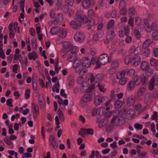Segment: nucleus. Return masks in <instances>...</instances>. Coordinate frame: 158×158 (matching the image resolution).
Here are the masks:
<instances>
[{"instance_id":"obj_1","label":"nucleus","mask_w":158,"mask_h":158,"mask_svg":"<svg viewBox=\"0 0 158 158\" xmlns=\"http://www.w3.org/2000/svg\"><path fill=\"white\" fill-rule=\"evenodd\" d=\"M108 58V56L106 54H103L100 55L97 59V65L95 69L99 68L102 65H105L107 63Z\"/></svg>"},{"instance_id":"obj_2","label":"nucleus","mask_w":158,"mask_h":158,"mask_svg":"<svg viewBox=\"0 0 158 158\" xmlns=\"http://www.w3.org/2000/svg\"><path fill=\"white\" fill-rule=\"evenodd\" d=\"M125 122V118L124 117L116 116L112 118L111 123L114 126H121L124 124Z\"/></svg>"},{"instance_id":"obj_3","label":"nucleus","mask_w":158,"mask_h":158,"mask_svg":"<svg viewBox=\"0 0 158 158\" xmlns=\"http://www.w3.org/2000/svg\"><path fill=\"white\" fill-rule=\"evenodd\" d=\"M108 99V97L102 95L97 96L94 99V104L96 106H98L102 103L104 102Z\"/></svg>"},{"instance_id":"obj_4","label":"nucleus","mask_w":158,"mask_h":158,"mask_svg":"<svg viewBox=\"0 0 158 158\" xmlns=\"http://www.w3.org/2000/svg\"><path fill=\"white\" fill-rule=\"evenodd\" d=\"M82 3L83 7L88 9L93 7L95 2L93 0H82Z\"/></svg>"},{"instance_id":"obj_5","label":"nucleus","mask_w":158,"mask_h":158,"mask_svg":"<svg viewBox=\"0 0 158 158\" xmlns=\"http://www.w3.org/2000/svg\"><path fill=\"white\" fill-rule=\"evenodd\" d=\"M88 76L91 83L94 81L97 82L100 81L102 79V75L99 73L98 74L94 77L93 73H89Z\"/></svg>"},{"instance_id":"obj_6","label":"nucleus","mask_w":158,"mask_h":158,"mask_svg":"<svg viewBox=\"0 0 158 158\" xmlns=\"http://www.w3.org/2000/svg\"><path fill=\"white\" fill-rule=\"evenodd\" d=\"M85 37L84 33L80 32H77L74 35V39L77 42L81 43L84 40Z\"/></svg>"},{"instance_id":"obj_7","label":"nucleus","mask_w":158,"mask_h":158,"mask_svg":"<svg viewBox=\"0 0 158 158\" xmlns=\"http://www.w3.org/2000/svg\"><path fill=\"white\" fill-rule=\"evenodd\" d=\"M141 62L140 57L137 55H135L133 58H131L130 64L133 66L138 65Z\"/></svg>"},{"instance_id":"obj_8","label":"nucleus","mask_w":158,"mask_h":158,"mask_svg":"<svg viewBox=\"0 0 158 158\" xmlns=\"http://www.w3.org/2000/svg\"><path fill=\"white\" fill-rule=\"evenodd\" d=\"M104 35V32L102 30H99L97 33L94 34L93 36V40L96 41L99 40V38H102Z\"/></svg>"},{"instance_id":"obj_9","label":"nucleus","mask_w":158,"mask_h":158,"mask_svg":"<svg viewBox=\"0 0 158 158\" xmlns=\"http://www.w3.org/2000/svg\"><path fill=\"white\" fill-rule=\"evenodd\" d=\"M119 64L118 61L117 60H114L111 64V66L112 69H110V71L112 70V74H113L116 72V69L118 67Z\"/></svg>"},{"instance_id":"obj_10","label":"nucleus","mask_w":158,"mask_h":158,"mask_svg":"<svg viewBox=\"0 0 158 158\" xmlns=\"http://www.w3.org/2000/svg\"><path fill=\"white\" fill-rule=\"evenodd\" d=\"M81 61L82 66L89 67H90L91 65L90 60L87 57H84L82 58Z\"/></svg>"},{"instance_id":"obj_11","label":"nucleus","mask_w":158,"mask_h":158,"mask_svg":"<svg viewBox=\"0 0 158 158\" xmlns=\"http://www.w3.org/2000/svg\"><path fill=\"white\" fill-rule=\"evenodd\" d=\"M63 47L66 52H69L73 47L71 44L67 42H65L62 44Z\"/></svg>"},{"instance_id":"obj_12","label":"nucleus","mask_w":158,"mask_h":158,"mask_svg":"<svg viewBox=\"0 0 158 158\" xmlns=\"http://www.w3.org/2000/svg\"><path fill=\"white\" fill-rule=\"evenodd\" d=\"M77 56V53L76 52L72 51L71 53L69 55V57L67 58V60L69 62H73Z\"/></svg>"},{"instance_id":"obj_13","label":"nucleus","mask_w":158,"mask_h":158,"mask_svg":"<svg viewBox=\"0 0 158 158\" xmlns=\"http://www.w3.org/2000/svg\"><path fill=\"white\" fill-rule=\"evenodd\" d=\"M93 98V94L88 93L85 94L82 99V102H87L92 100Z\"/></svg>"},{"instance_id":"obj_14","label":"nucleus","mask_w":158,"mask_h":158,"mask_svg":"<svg viewBox=\"0 0 158 158\" xmlns=\"http://www.w3.org/2000/svg\"><path fill=\"white\" fill-rule=\"evenodd\" d=\"M70 26L74 29H79L81 25L79 23H77L74 20H72L70 21L69 23Z\"/></svg>"},{"instance_id":"obj_15","label":"nucleus","mask_w":158,"mask_h":158,"mask_svg":"<svg viewBox=\"0 0 158 158\" xmlns=\"http://www.w3.org/2000/svg\"><path fill=\"white\" fill-rule=\"evenodd\" d=\"M50 141L53 147L55 149L56 148L58 147V144L55 137L53 135H51L50 138Z\"/></svg>"},{"instance_id":"obj_16","label":"nucleus","mask_w":158,"mask_h":158,"mask_svg":"<svg viewBox=\"0 0 158 158\" xmlns=\"http://www.w3.org/2000/svg\"><path fill=\"white\" fill-rule=\"evenodd\" d=\"M81 61L79 59H76L75 60L73 64V67L75 69H76L78 68H81L82 66L81 64Z\"/></svg>"},{"instance_id":"obj_17","label":"nucleus","mask_w":158,"mask_h":158,"mask_svg":"<svg viewBox=\"0 0 158 158\" xmlns=\"http://www.w3.org/2000/svg\"><path fill=\"white\" fill-rule=\"evenodd\" d=\"M143 22L145 31L148 32H150L152 31V28L149 23L148 22V19H144Z\"/></svg>"},{"instance_id":"obj_18","label":"nucleus","mask_w":158,"mask_h":158,"mask_svg":"<svg viewBox=\"0 0 158 158\" xmlns=\"http://www.w3.org/2000/svg\"><path fill=\"white\" fill-rule=\"evenodd\" d=\"M150 64L151 66L154 67L155 69L158 70V59L156 60L154 58L151 59Z\"/></svg>"},{"instance_id":"obj_19","label":"nucleus","mask_w":158,"mask_h":158,"mask_svg":"<svg viewBox=\"0 0 158 158\" xmlns=\"http://www.w3.org/2000/svg\"><path fill=\"white\" fill-rule=\"evenodd\" d=\"M28 57L30 60L33 59L34 60H35L38 58V56L37 54L35 51H33L32 52H30L28 55Z\"/></svg>"},{"instance_id":"obj_20","label":"nucleus","mask_w":158,"mask_h":158,"mask_svg":"<svg viewBox=\"0 0 158 158\" xmlns=\"http://www.w3.org/2000/svg\"><path fill=\"white\" fill-rule=\"evenodd\" d=\"M60 31V28L58 26H55L52 27L50 30V33L52 35L57 34Z\"/></svg>"},{"instance_id":"obj_21","label":"nucleus","mask_w":158,"mask_h":158,"mask_svg":"<svg viewBox=\"0 0 158 158\" xmlns=\"http://www.w3.org/2000/svg\"><path fill=\"white\" fill-rule=\"evenodd\" d=\"M150 65L148 62L146 61L143 62L141 64L140 68L143 70H146L149 69Z\"/></svg>"},{"instance_id":"obj_22","label":"nucleus","mask_w":158,"mask_h":158,"mask_svg":"<svg viewBox=\"0 0 158 158\" xmlns=\"http://www.w3.org/2000/svg\"><path fill=\"white\" fill-rule=\"evenodd\" d=\"M135 84L133 81H130L129 82L127 87V90L128 91L133 90L135 87Z\"/></svg>"},{"instance_id":"obj_23","label":"nucleus","mask_w":158,"mask_h":158,"mask_svg":"<svg viewBox=\"0 0 158 158\" xmlns=\"http://www.w3.org/2000/svg\"><path fill=\"white\" fill-rule=\"evenodd\" d=\"M32 107L33 109L32 111L33 113L35 114L36 115H38L39 114V108L37 105H35L34 103H33L32 104Z\"/></svg>"},{"instance_id":"obj_24","label":"nucleus","mask_w":158,"mask_h":158,"mask_svg":"<svg viewBox=\"0 0 158 158\" xmlns=\"http://www.w3.org/2000/svg\"><path fill=\"white\" fill-rule=\"evenodd\" d=\"M115 36L114 32L113 31H109L106 36L108 40H111L113 39Z\"/></svg>"},{"instance_id":"obj_25","label":"nucleus","mask_w":158,"mask_h":158,"mask_svg":"<svg viewBox=\"0 0 158 158\" xmlns=\"http://www.w3.org/2000/svg\"><path fill=\"white\" fill-rule=\"evenodd\" d=\"M135 109L137 111L139 112V113H141L143 112L144 109H143V106L141 104H136L135 106Z\"/></svg>"},{"instance_id":"obj_26","label":"nucleus","mask_w":158,"mask_h":158,"mask_svg":"<svg viewBox=\"0 0 158 158\" xmlns=\"http://www.w3.org/2000/svg\"><path fill=\"white\" fill-rule=\"evenodd\" d=\"M135 99L134 97L131 96L129 97L127 101V104L130 106L132 105L135 103Z\"/></svg>"},{"instance_id":"obj_27","label":"nucleus","mask_w":158,"mask_h":158,"mask_svg":"<svg viewBox=\"0 0 158 158\" xmlns=\"http://www.w3.org/2000/svg\"><path fill=\"white\" fill-rule=\"evenodd\" d=\"M82 17L79 12L77 11L76 14L75 20L78 22H81L82 20Z\"/></svg>"},{"instance_id":"obj_28","label":"nucleus","mask_w":158,"mask_h":158,"mask_svg":"<svg viewBox=\"0 0 158 158\" xmlns=\"http://www.w3.org/2000/svg\"><path fill=\"white\" fill-rule=\"evenodd\" d=\"M114 21L113 19L109 20L107 23V28L108 30L112 29L114 24Z\"/></svg>"},{"instance_id":"obj_29","label":"nucleus","mask_w":158,"mask_h":158,"mask_svg":"<svg viewBox=\"0 0 158 158\" xmlns=\"http://www.w3.org/2000/svg\"><path fill=\"white\" fill-rule=\"evenodd\" d=\"M134 82L136 85L139 84L141 82V76H136L134 77Z\"/></svg>"},{"instance_id":"obj_30","label":"nucleus","mask_w":158,"mask_h":158,"mask_svg":"<svg viewBox=\"0 0 158 158\" xmlns=\"http://www.w3.org/2000/svg\"><path fill=\"white\" fill-rule=\"evenodd\" d=\"M126 73V71L125 70H122L121 72L117 73L116 75L117 78L118 79H120L124 77Z\"/></svg>"},{"instance_id":"obj_31","label":"nucleus","mask_w":158,"mask_h":158,"mask_svg":"<svg viewBox=\"0 0 158 158\" xmlns=\"http://www.w3.org/2000/svg\"><path fill=\"white\" fill-rule=\"evenodd\" d=\"M146 89L145 88L142 87L139 89L137 92V94L138 97H140L143 96L145 93Z\"/></svg>"},{"instance_id":"obj_32","label":"nucleus","mask_w":158,"mask_h":158,"mask_svg":"<svg viewBox=\"0 0 158 158\" xmlns=\"http://www.w3.org/2000/svg\"><path fill=\"white\" fill-rule=\"evenodd\" d=\"M148 77L146 76L143 75L141 76V81L143 85H145L148 82Z\"/></svg>"},{"instance_id":"obj_33","label":"nucleus","mask_w":158,"mask_h":158,"mask_svg":"<svg viewBox=\"0 0 158 158\" xmlns=\"http://www.w3.org/2000/svg\"><path fill=\"white\" fill-rule=\"evenodd\" d=\"M151 96L150 93H147L145 95L144 101L146 103H148L150 101Z\"/></svg>"},{"instance_id":"obj_34","label":"nucleus","mask_w":158,"mask_h":158,"mask_svg":"<svg viewBox=\"0 0 158 158\" xmlns=\"http://www.w3.org/2000/svg\"><path fill=\"white\" fill-rule=\"evenodd\" d=\"M136 12V10L133 7L129 8L128 10V14L130 17H132V16L135 15Z\"/></svg>"},{"instance_id":"obj_35","label":"nucleus","mask_w":158,"mask_h":158,"mask_svg":"<svg viewBox=\"0 0 158 158\" xmlns=\"http://www.w3.org/2000/svg\"><path fill=\"white\" fill-rule=\"evenodd\" d=\"M150 80L153 82L155 85H158V75H155L153 76Z\"/></svg>"},{"instance_id":"obj_36","label":"nucleus","mask_w":158,"mask_h":158,"mask_svg":"<svg viewBox=\"0 0 158 158\" xmlns=\"http://www.w3.org/2000/svg\"><path fill=\"white\" fill-rule=\"evenodd\" d=\"M61 9L64 14H66L69 11V6L67 5H64L62 7Z\"/></svg>"},{"instance_id":"obj_37","label":"nucleus","mask_w":158,"mask_h":158,"mask_svg":"<svg viewBox=\"0 0 158 158\" xmlns=\"http://www.w3.org/2000/svg\"><path fill=\"white\" fill-rule=\"evenodd\" d=\"M123 103L122 101L120 100H117L115 102V107L117 109L120 108L121 107Z\"/></svg>"},{"instance_id":"obj_38","label":"nucleus","mask_w":158,"mask_h":158,"mask_svg":"<svg viewBox=\"0 0 158 158\" xmlns=\"http://www.w3.org/2000/svg\"><path fill=\"white\" fill-rule=\"evenodd\" d=\"M58 112L59 113V117L60 120L62 122H63L64 120V116L60 108L58 109Z\"/></svg>"},{"instance_id":"obj_39","label":"nucleus","mask_w":158,"mask_h":158,"mask_svg":"<svg viewBox=\"0 0 158 158\" xmlns=\"http://www.w3.org/2000/svg\"><path fill=\"white\" fill-rule=\"evenodd\" d=\"M125 71L130 76H133L135 72V70L133 69H130L129 70L128 69H126Z\"/></svg>"},{"instance_id":"obj_40","label":"nucleus","mask_w":158,"mask_h":158,"mask_svg":"<svg viewBox=\"0 0 158 158\" xmlns=\"http://www.w3.org/2000/svg\"><path fill=\"white\" fill-rule=\"evenodd\" d=\"M151 43V40L148 39L146 40L143 44V48H146L148 47Z\"/></svg>"},{"instance_id":"obj_41","label":"nucleus","mask_w":158,"mask_h":158,"mask_svg":"<svg viewBox=\"0 0 158 158\" xmlns=\"http://www.w3.org/2000/svg\"><path fill=\"white\" fill-rule=\"evenodd\" d=\"M145 71V74L147 76H151L153 72V70L152 69H148Z\"/></svg>"},{"instance_id":"obj_42","label":"nucleus","mask_w":158,"mask_h":158,"mask_svg":"<svg viewBox=\"0 0 158 158\" xmlns=\"http://www.w3.org/2000/svg\"><path fill=\"white\" fill-rule=\"evenodd\" d=\"M95 24V21L92 20L90 22V23L87 25L86 27L87 29L90 30L91 29V27L94 26Z\"/></svg>"},{"instance_id":"obj_43","label":"nucleus","mask_w":158,"mask_h":158,"mask_svg":"<svg viewBox=\"0 0 158 158\" xmlns=\"http://www.w3.org/2000/svg\"><path fill=\"white\" fill-rule=\"evenodd\" d=\"M95 13L93 9H90L88 10V15L89 17L92 18L95 15Z\"/></svg>"},{"instance_id":"obj_44","label":"nucleus","mask_w":158,"mask_h":158,"mask_svg":"<svg viewBox=\"0 0 158 158\" xmlns=\"http://www.w3.org/2000/svg\"><path fill=\"white\" fill-rule=\"evenodd\" d=\"M120 13L122 15H126L127 13V10L126 8H123L121 9Z\"/></svg>"},{"instance_id":"obj_45","label":"nucleus","mask_w":158,"mask_h":158,"mask_svg":"<svg viewBox=\"0 0 158 158\" xmlns=\"http://www.w3.org/2000/svg\"><path fill=\"white\" fill-rule=\"evenodd\" d=\"M86 128H83L81 129L80 131L79 132V134L82 137H84L85 135L86 134Z\"/></svg>"},{"instance_id":"obj_46","label":"nucleus","mask_w":158,"mask_h":158,"mask_svg":"<svg viewBox=\"0 0 158 158\" xmlns=\"http://www.w3.org/2000/svg\"><path fill=\"white\" fill-rule=\"evenodd\" d=\"M126 6V3L124 0H121L119 3V7L120 8H125Z\"/></svg>"},{"instance_id":"obj_47","label":"nucleus","mask_w":158,"mask_h":158,"mask_svg":"<svg viewBox=\"0 0 158 158\" xmlns=\"http://www.w3.org/2000/svg\"><path fill=\"white\" fill-rule=\"evenodd\" d=\"M131 60L129 56H126L124 59V63L126 64H128L129 63H130Z\"/></svg>"},{"instance_id":"obj_48","label":"nucleus","mask_w":158,"mask_h":158,"mask_svg":"<svg viewBox=\"0 0 158 158\" xmlns=\"http://www.w3.org/2000/svg\"><path fill=\"white\" fill-rule=\"evenodd\" d=\"M144 50L143 51V55L145 56H148L150 52V50L149 48H144Z\"/></svg>"},{"instance_id":"obj_49","label":"nucleus","mask_w":158,"mask_h":158,"mask_svg":"<svg viewBox=\"0 0 158 158\" xmlns=\"http://www.w3.org/2000/svg\"><path fill=\"white\" fill-rule=\"evenodd\" d=\"M127 81V79L126 78L120 79V80L119 81V83L121 85H123L126 84Z\"/></svg>"},{"instance_id":"obj_50","label":"nucleus","mask_w":158,"mask_h":158,"mask_svg":"<svg viewBox=\"0 0 158 158\" xmlns=\"http://www.w3.org/2000/svg\"><path fill=\"white\" fill-rule=\"evenodd\" d=\"M154 85L155 84L150 80L149 82L148 86L149 89L150 90L152 91L154 89Z\"/></svg>"},{"instance_id":"obj_51","label":"nucleus","mask_w":158,"mask_h":158,"mask_svg":"<svg viewBox=\"0 0 158 158\" xmlns=\"http://www.w3.org/2000/svg\"><path fill=\"white\" fill-rule=\"evenodd\" d=\"M12 101L13 99L12 98H10L7 99L6 101L7 105L10 107H13Z\"/></svg>"},{"instance_id":"obj_52","label":"nucleus","mask_w":158,"mask_h":158,"mask_svg":"<svg viewBox=\"0 0 158 158\" xmlns=\"http://www.w3.org/2000/svg\"><path fill=\"white\" fill-rule=\"evenodd\" d=\"M30 90L29 89H27L25 92V98L26 99H28L30 98Z\"/></svg>"},{"instance_id":"obj_53","label":"nucleus","mask_w":158,"mask_h":158,"mask_svg":"<svg viewBox=\"0 0 158 158\" xmlns=\"http://www.w3.org/2000/svg\"><path fill=\"white\" fill-rule=\"evenodd\" d=\"M11 140L7 136L4 139V141L5 143L8 144V145H10L12 143V142L10 141Z\"/></svg>"},{"instance_id":"obj_54","label":"nucleus","mask_w":158,"mask_h":158,"mask_svg":"<svg viewBox=\"0 0 158 158\" xmlns=\"http://www.w3.org/2000/svg\"><path fill=\"white\" fill-rule=\"evenodd\" d=\"M135 128L137 130H141L143 127V125L141 124H139L138 123H135L134 125Z\"/></svg>"},{"instance_id":"obj_55","label":"nucleus","mask_w":158,"mask_h":158,"mask_svg":"<svg viewBox=\"0 0 158 158\" xmlns=\"http://www.w3.org/2000/svg\"><path fill=\"white\" fill-rule=\"evenodd\" d=\"M86 134L93 135L94 134V130L92 128H86Z\"/></svg>"},{"instance_id":"obj_56","label":"nucleus","mask_w":158,"mask_h":158,"mask_svg":"<svg viewBox=\"0 0 158 158\" xmlns=\"http://www.w3.org/2000/svg\"><path fill=\"white\" fill-rule=\"evenodd\" d=\"M141 22L142 20L139 17H137L135 18V22L137 25H140L141 24Z\"/></svg>"},{"instance_id":"obj_57","label":"nucleus","mask_w":158,"mask_h":158,"mask_svg":"<svg viewBox=\"0 0 158 158\" xmlns=\"http://www.w3.org/2000/svg\"><path fill=\"white\" fill-rule=\"evenodd\" d=\"M67 35V32L65 31H61L59 35V36L62 38L65 37Z\"/></svg>"},{"instance_id":"obj_58","label":"nucleus","mask_w":158,"mask_h":158,"mask_svg":"<svg viewBox=\"0 0 158 158\" xmlns=\"http://www.w3.org/2000/svg\"><path fill=\"white\" fill-rule=\"evenodd\" d=\"M153 53L155 57H158V48H153Z\"/></svg>"},{"instance_id":"obj_59","label":"nucleus","mask_w":158,"mask_h":158,"mask_svg":"<svg viewBox=\"0 0 158 158\" xmlns=\"http://www.w3.org/2000/svg\"><path fill=\"white\" fill-rule=\"evenodd\" d=\"M152 37L154 40H158V34L157 32H153L152 34Z\"/></svg>"},{"instance_id":"obj_60","label":"nucleus","mask_w":158,"mask_h":158,"mask_svg":"<svg viewBox=\"0 0 158 158\" xmlns=\"http://www.w3.org/2000/svg\"><path fill=\"white\" fill-rule=\"evenodd\" d=\"M97 59H96V57L95 56H93L92 57L91 60H90L91 64L94 65L96 64V66L97 65Z\"/></svg>"},{"instance_id":"obj_61","label":"nucleus","mask_w":158,"mask_h":158,"mask_svg":"<svg viewBox=\"0 0 158 158\" xmlns=\"http://www.w3.org/2000/svg\"><path fill=\"white\" fill-rule=\"evenodd\" d=\"M98 86L101 92H104L106 91V89H104V86L103 85H100V84H98Z\"/></svg>"},{"instance_id":"obj_62","label":"nucleus","mask_w":158,"mask_h":158,"mask_svg":"<svg viewBox=\"0 0 158 158\" xmlns=\"http://www.w3.org/2000/svg\"><path fill=\"white\" fill-rule=\"evenodd\" d=\"M134 34L136 37L138 38H139L141 37V34L139 31L136 29H135L134 31Z\"/></svg>"},{"instance_id":"obj_63","label":"nucleus","mask_w":158,"mask_h":158,"mask_svg":"<svg viewBox=\"0 0 158 158\" xmlns=\"http://www.w3.org/2000/svg\"><path fill=\"white\" fill-rule=\"evenodd\" d=\"M136 51V48L135 46H132L130 48L129 51L130 53H134Z\"/></svg>"},{"instance_id":"obj_64","label":"nucleus","mask_w":158,"mask_h":158,"mask_svg":"<svg viewBox=\"0 0 158 158\" xmlns=\"http://www.w3.org/2000/svg\"><path fill=\"white\" fill-rule=\"evenodd\" d=\"M82 21L84 23H87L89 22V19L86 15H83L82 17Z\"/></svg>"}]
</instances>
